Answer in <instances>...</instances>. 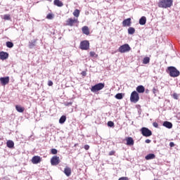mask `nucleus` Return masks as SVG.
<instances>
[{"label": "nucleus", "instance_id": "nucleus-7", "mask_svg": "<svg viewBox=\"0 0 180 180\" xmlns=\"http://www.w3.org/2000/svg\"><path fill=\"white\" fill-rule=\"evenodd\" d=\"M81 50H89V41H82L80 42Z\"/></svg>", "mask_w": 180, "mask_h": 180}, {"label": "nucleus", "instance_id": "nucleus-14", "mask_svg": "<svg viewBox=\"0 0 180 180\" xmlns=\"http://www.w3.org/2000/svg\"><path fill=\"white\" fill-rule=\"evenodd\" d=\"M41 161V158L39 156H34L32 159V164H39Z\"/></svg>", "mask_w": 180, "mask_h": 180}, {"label": "nucleus", "instance_id": "nucleus-36", "mask_svg": "<svg viewBox=\"0 0 180 180\" xmlns=\"http://www.w3.org/2000/svg\"><path fill=\"white\" fill-rule=\"evenodd\" d=\"M96 56V53L94 51L90 52V56L91 57H95Z\"/></svg>", "mask_w": 180, "mask_h": 180}, {"label": "nucleus", "instance_id": "nucleus-35", "mask_svg": "<svg viewBox=\"0 0 180 180\" xmlns=\"http://www.w3.org/2000/svg\"><path fill=\"white\" fill-rule=\"evenodd\" d=\"M46 19H49V20L53 19V14L49 13V14L46 15Z\"/></svg>", "mask_w": 180, "mask_h": 180}, {"label": "nucleus", "instance_id": "nucleus-27", "mask_svg": "<svg viewBox=\"0 0 180 180\" xmlns=\"http://www.w3.org/2000/svg\"><path fill=\"white\" fill-rule=\"evenodd\" d=\"M124 94H123L122 93H118V94H117L115 96V98H116V99H123V96H124Z\"/></svg>", "mask_w": 180, "mask_h": 180}, {"label": "nucleus", "instance_id": "nucleus-38", "mask_svg": "<svg viewBox=\"0 0 180 180\" xmlns=\"http://www.w3.org/2000/svg\"><path fill=\"white\" fill-rule=\"evenodd\" d=\"M72 105V102H67L65 103V106H71Z\"/></svg>", "mask_w": 180, "mask_h": 180}, {"label": "nucleus", "instance_id": "nucleus-10", "mask_svg": "<svg viewBox=\"0 0 180 180\" xmlns=\"http://www.w3.org/2000/svg\"><path fill=\"white\" fill-rule=\"evenodd\" d=\"M77 22H78L77 19L68 18V20L66 21V25L68 26H74V24L77 23Z\"/></svg>", "mask_w": 180, "mask_h": 180}, {"label": "nucleus", "instance_id": "nucleus-20", "mask_svg": "<svg viewBox=\"0 0 180 180\" xmlns=\"http://www.w3.org/2000/svg\"><path fill=\"white\" fill-rule=\"evenodd\" d=\"M6 146L8 148H13V147H15V143L13 142V141L8 140L6 142Z\"/></svg>", "mask_w": 180, "mask_h": 180}, {"label": "nucleus", "instance_id": "nucleus-25", "mask_svg": "<svg viewBox=\"0 0 180 180\" xmlns=\"http://www.w3.org/2000/svg\"><path fill=\"white\" fill-rule=\"evenodd\" d=\"M36 39H34L31 41L29 42V48L30 49H33V47H34V46H36Z\"/></svg>", "mask_w": 180, "mask_h": 180}, {"label": "nucleus", "instance_id": "nucleus-16", "mask_svg": "<svg viewBox=\"0 0 180 180\" xmlns=\"http://www.w3.org/2000/svg\"><path fill=\"white\" fill-rule=\"evenodd\" d=\"M162 126L167 129H172V123L169 121H165L162 124Z\"/></svg>", "mask_w": 180, "mask_h": 180}, {"label": "nucleus", "instance_id": "nucleus-5", "mask_svg": "<svg viewBox=\"0 0 180 180\" xmlns=\"http://www.w3.org/2000/svg\"><path fill=\"white\" fill-rule=\"evenodd\" d=\"M131 50V48L128 44H125L124 45H122L119 47L118 51L119 53H128V51H130Z\"/></svg>", "mask_w": 180, "mask_h": 180}, {"label": "nucleus", "instance_id": "nucleus-17", "mask_svg": "<svg viewBox=\"0 0 180 180\" xmlns=\"http://www.w3.org/2000/svg\"><path fill=\"white\" fill-rule=\"evenodd\" d=\"M146 23H147V18H146V16H142L139 19V25H141V26H144Z\"/></svg>", "mask_w": 180, "mask_h": 180}, {"label": "nucleus", "instance_id": "nucleus-3", "mask_svg": "<svg viewBox=\"0 0 180 180\" xmlns=\"http://www.w3.org/2000/svg\"><path fill=\"white\" fill-rule=\"evenodd\" d=\"M130 101L132 103H137L139 101H140V96H139V93L136 91H134L131 94Z\"/></svg>", "mask_w": 180, "mask_h": 180}, {"label": "nucleus", "instance_id": "nucleus-15", "mask_svg": "<svg viewBox=\"0 0 180 180\" xmlns=\"http://www.w3.org/2000/svg\"><path fill=\"white\" fill-rule=\"evenodd\" d=\"M82 32L83 34H86V36H89V27L88 26H84L82 28Z\"/></svg>", "mask_w": 180, "mask_h": 180}, {"label": "nucleus", "instance_id": "nucleus-39", "mask_svg": "<svg viewBox=\"0 0 180 180\" xmlns=\"http://www.w3.org/2000/svg\"><path fill=\"white\" fill-rule=\"evenodd\" d=\"M81 75H82V77H86V72L82 71V72H81Z\"/></svg>", "mask_w": 180, "mask_h": 180}, {"label": "nucleus", "instance_id": "nucleus-43", "mask_svg": "<svg viewBox=\"0 0 180 180\" xmlns=\"http://www.w3.org/2000/svg\"><path fill=\"white\" fill-rule=\"evenodd\" d=\"M118 180H129L127 177H121Z\"/></svg>", "mask_w": 180, "mask_h": 180}, {"label": "nucleus", "instance_id": "nucleus-41", "mask_svg": "<svg viewBox=\"0 0 180 180\" xmlns=\"http://www.w3.org/2000/svg\"><path fill=\"white\" fill-rule=\"evenodd\" d=\"M169 147H175V143H174V142H170Z\"/></svg>", "mask_w": 180, "mask_h": 180}, {"label": "nucleus", "instance_id": "nucleus-46", "mask_svg": "<svg viewBox=\"0 0 180 180\" xmlns=\"http://www.w3.org/2000/svg\"><path fill=\"white\" fill-rule=\"evenodd\" d=\"M109 155H113V152H110V153H109Z\"/></svg>", "mask_w": 180, "mask_h": 180}, {"label": "nucleus", "instance_id": "nucleus-37", "mask_svg": "<svg viewBox=\"0 0 180 180\" xmlns=\"http://www.w3.org/2000/svg\"><path fill=\"white\" fill-rule=\"evenodd\" d=\"M153 127H155V129H158V122H153Z\"/></svg>", "mask_w": 180, "mask_h": 180}, {"label": "nucleus", "instance_id": "nucleus-24", "mask_svg": "<svg viewBox=\"0 0 180 180\" xmlns=\"http://www.w3.org/2000/svg\"><path fill=\"white\" fill-rule=\"evenodd\" d=\"M65 120H67V117L65 115H62L59 119V123L60 124H64V123H65Z\"/></svg>", "mask_w": 180, "mask_h": 180}, {"label": "nucleus", "instance_id": "nucleus-11", "mask_svg": "<svg viewBox=\"0 0 180 180\" xmlns=\"http://www.w3.org/2000/svg\"><path fill=\"white\" fill-rule=\"evenodd\" d=\"M0 82L1 85H8L9 84V77H1Z\"/></svg>", "mask_w": 180, "mask_h": 180}, {"label": "nucleus", "instance_id": "nucleus-42", "mask_svg": "<svg viewBox=\"0 0 180 180\" xmlns=\"http://www.w3.org/2000/svg\"><path fill=\"white\" fill-rule=\"evenodd\" d=\"M153 93L155 95L157 94V89H155V87H154L153 89Z\"/></svg>", "mask_w": 180, "mask_h": 180}, {"label": "nucleus", "instance_id": "nucleus-33", "mask_svg": "<svg viewBox=\"0 0 180 180\" xmlns=\"http://www.w3.org/2000/svg\"><path fill=\"white\" fill-rule=\"evenodd\" d=\"M179 97V95H178V94L174 93L172 94V98H174V99L178 100Z\"/></svg>", "mask_w": 180, "mask_h": 180}, {"label": "nucleus", "instance_id": "nucleus-4", "mask_svg": "<svg viewBox=\"0 0 180 180\" xmlns=\"http://www.w3.org/2000/svg\"><path fill=\"white\" fill-rule=\"evenodd\" d=\"M105 88V83H98L93 86L91 89V92H98Z\"/></svg>", "mask_w": 180, "mask_h": 180}, {"label": "nucleus", "instance_id": "nucleus-40", "mask_svg": "<svg viewBox=\"0 0 180 180\" xmlns=\"http://www.w3.org/2000/svg\"><path fill=\"white\" fill-rule=\"evenodd\" d=\"M48 85H49V86H53V82H51V80L49 81Z\"/></svg>", "mask_w": 180, "mask_h": 180}, {"label": "nucleus", "instance_id": "nucleus-13", "mask_svg": "<svg viewBox=\"0 0 180 180\" xmlns=\"http://www.w3.org/2000/svg\"><path fill=\"white\" fill-rule=\"evenodd\" d=\"M136 92L138 94H144L146 92V88L143 85H139L136 87Z\"/></svg>", "mask_w": 180, "mask_h": 180}, {"label": "nucleus", "instance_id": "nucleus-21", "mask_svg": "<svg viewBox=\"0 0 180 180\" xmlns=\"http://www.w3.org/2000/svg\"><path fill=\"white\" fill-rule=\"evenodd\" d=\"M155 158V155L154 153H149L145 157V160H154Z\"/></svg>", "mask_w": 180, "mask_h": 180}, {"label": "nucleus", "instance_id": "nucleus-12", "mask_svg": "<svg viewBox=\"0 0 180 180\" xmlns=\"http://www.w3.org/2000/svg\"><path fill=\"white\" fill-rule=\"evenodd\" d=\"M9 58V53L4 51L0 52V60H7Z\"/></svg>", "mask_w": 180, "mask_h": 180}, {"label": "nucleus", "instance_id": "nucleus-8", "mask_svg": "<svg viewBox=\"0 0 180 180\" xmlns=\"http://www.w3.org/2000/svg\"><path fill=\"white\" fill-rule=\"evenodd\" d=\"M51 165H58L60 164V157L55 155L51 159Z\"/></svg>", "mask_w": 180, "mask_h": 180}, {"label": "nucleus", "instance_id": "nucleus-28", "mask_svg": "<svg viewBox=\"0 0 180 180\" xmlns=\"http://www.w3.org/2000/svg\"><path fill=\"white\" fill-rule=\"evenodd\" d=\"M6 47H8V49H12V47H13V42L6 41Z\"/></svg>", "mask_w": 180, "mask_h": 180}, {"label": "nucleus", "instance_id": "nucleus-44", "mask_svg": "<svg viewBox=\"0 0 180 180\" xmlns=\"http://www.w3.org/2000/svg\"><path fill=\"white\" fill-rule=\"evenodd\" d=\"M145 143H146L147 144H150V143H151V140H150V139H146V140L145 141Z\"/></svg>", "mask_w": 180, "mask_h": 180}, {"label": "nucleus", "instance_id": "nucleus-1", "mask_svg": "<svg viewBox=\"0 0 180 180\" xmlns=\"http://www.w3.org/2000/svg\"><path fill=\"white\" fill-rule=\"evenodd\" d=\"M174 4V0H160L158 3L159 8H163L167 9V8H171Z\"/></svg>", "mask_w": 180, "mask_h": 180}, {"label": "nucleus", "instance_id": "nucleus-18", "mask_svg": "<svg viewBox=\"0 0 180 180\" xmlns=\"http://www.w3.org/2000/svg\"><path fill=\"white\" fill-rule=\"evenodd\" d=\"M63 172L66 175V176H71V168L69 167H65Z\"/></svg>", "mask_w": 180, "mask_h": 180}, {"label": "nucleus", "instance_id": "nucleus-32", "mask_svg": "<svg viewBox=\"0 0 180 180\" xmlns=\"http://www.w3.org/2000/svg\"><path fill=\"white\" fill-rule=\"evenodd\" d=\"M4 19L5 20H11V15H8V14H6V15H4Z\"/></svg>", "mask_w": 180, "mask_h": 180}, {"label": "nucleus", "instance_id": "nucleus-45", "mask_svg": "<svg viewBox=\"0 0 180 180\" xmlns=\"http://www.w3.org/2000/svg\"><path fill=\"white\" fill-rule=\"evenodd\" d=\"M84 149L89 150V145H85L84 146Z\"/></svg>", "mask_w": 180, "mask_h": 180}, {"label": "nucleus", "instance_id": "nucleus-26", "mask_svg": "<svg viewBox=\"0 0 180 180\" xmlns=\"http://www.w3.org/2000/svg\"><path fill=\"white\" fill-rule=\"evenodd\" d=\"M134 33H136V29H134V27H130L128 29V34H134Z\"/></svg>", "mask_w": 180, "mask_h": 180}, {"label": "nucleus", "instance_id": "nucleus-23", "mask_svg": "<svg viewBox=\"0 0 180 180\" xmlns=\"http://www.w3.org/2000/svg\"><path fill=\"white\" fill-rule=\"evenodd\" d=\"M15 109L17 112H19V113H23V112H25V108L20 105H15Z\"/></svg>", "mask_w": 180, "mask_h": 180}, {"label": "nucleus", "instance_id": "nucleus-47", "mask_svg": "<svg viewBox=\"0 0 180 180\" xmlns=\"http://www.w3.org/2000/svg\"><path fill=\"white\" fill-rule=\"evenodd\" d=\"M148 92H149L148 89H146V94H148Z\"/></svg>", "mask_w": 180, "mask_h": 180}, {"label": "nucleus", "instance_id": "nucleus-29", "mask_svg": "<svg viewBox=\"0 0 180 180\" xmlns=\"http://www.w3.org/2000/svg\"><path fill=\"white\" fill-rule=\"evenodd\" d=\"M148 63H150V58L145 57L143 60V64H148Z\"/></svg>", "mask_w": 180, "mask_h": 180}, {"label": "nucleus", "instance_id": "nucleus-19", "mask_svg": "<svg viewBox=\"0 0 180 180\" xmlns=\"http://www.w3.org/2000/svg\"><path fill=\"white\" fill-rule=\"evenodd\" d=\"M127 146H134V140H133V138L128 137L127 138Z\"/></svg>", "mask_w": 180, "mask_h": 180}, {"label": "nucleus", "instance_id": "nucleus-6", "mask_svg": "<svg viewBox=\"0 0 180 180\" xmlns=\"http://www.w3.org/2000/svg\"><path fill=\"white\" fill-rule=\"evenodd\" d=\"M141 134L144 137H150V136H153V131L151 130L148 129L147 127H142L141 129Z\"/></svg>", "mask_w": 180, "mask_h": 180}, {"label": "nucleus", "instance_id": "nucleus-31", "mask_svg": "<svg viewBox=\"0 0 180 180\" xmlns=\"http://www.w3.org/2000/svg\"><path fill=\"white\" fill-rule=\"evenodd\" d=\"M108 127H115V123L112 121H108Z\"/></svg>", "mask_w": 180, "mask_h": 180}, {"label": "nucleus", "instance_id": "nucleus-9", "mask_svg": "<svg viewBox=\"0 0 180 180\" xmlns=\"http://www.w3.org/2000/svg\"><path fill=\"white\" fill-rule=\"evenodd\" d=\"M122 26L124 27H127L131 26V18H127L123 20L122 22Z\"/></svg>", "mask_w": 180, "mask_h": 180}, {"label": "nucleus", "instance_id": "nucleus-2", "mask_svg": "<svg viewBox=\"0 0 180 180\" xmlns=\"http://www.w3.org/2000/svg\"><path fill=\"white\" fill-rule=\"evenodd\" d=\"M167 70L169 75V77L172 78H176V77H179L180 72L176 69V68L174 66H169L167 68Z\"/></svg>", "mask_w": 180, "mask_h": 180}, {"label": "nucleus", "instance_id": "nucleus-30", "mask_svg": "<svg viewBox=\"0 0 180 180\" xmlns=\"http://www.w3.org/2000/svg\"><path fill=\"white\" fill-rule=\"evenodd\" d=\"M73 15L74 16H75V18H78L79 16V10H75V11L73 12Z\"/></svg>", "mask_w": 180, "mask_h": 180}, {"label": "nucleus", "instance_id": "nucleus-34", "mask_svg": "<svg viewBox=\"0 0 180 180\" xmlns=\"http://www.w3.org/2000/svg\"><path fill=\"white\" fill-rule=\"evenodd\" d=\"M51 154L56 155V154H57V153H58V150H57V149H56V148H52L51 150Z\"/></svg>", "mask_w": 180, "mask_h": 180}, {"label": "nucleus", "instance_id": "nucleus-22", "mask_svg": "<svg viewBox=\"0 0 180 180\" xmlns=\"http://www.w3.org/2000/svg\"><path fill=\"white\" fill-rule=\"evenodd\" d=\"M53 4L56 5V6H58L60 8L64 6V4H63L60 0H54Z\"/></svg>", "mask_w": 180, "mask_h": 180}]
</instances>
